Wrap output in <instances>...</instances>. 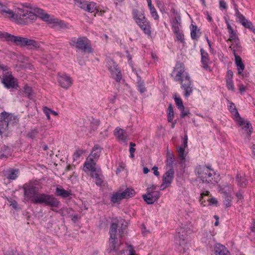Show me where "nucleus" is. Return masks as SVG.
Wrapping results in <instances>:
<instances>
[{
  "instance_id": "30",
  "label": "nucleus",
  "mask_w": 255,
  "mask_h": 255,
  "mask_svg": "<svg viewBox=\"0 0 255 255\" xmlns=\"http://www.w3.org/2000/svg\"><path fill=\"white\" fill-rule=\"evenodd\" d=\"M18 169H10L7 171L6 177L9 180H15L18 177Z\"/></svg>"
},
{
  "instance_id": "1",
  "label": "nucleus",
  "mask_w": 255,
  "mask_h": 255,
  "mask_svg": "<svg viewBox=\"0 0 255 255\" xmlns=\"http://www.w3.org/2000/svg\"><path fill=\"white\" fill-rule=\"evenodd\" d=\"M23 195L26 201H30L34 204H43L52 208H59L60 202L53 195L39 193L37 184L33 182H29L22 186Z\"/></svg>"
},
{
  "instance_id": "28",
  "label": "nucleus",
  "mask_w": 255,
  "mask_h": 255,
  "mask_svg": "<svg viewBox=\"0 0 255 255\" xmlns=\"http://www.w3.org/2000/svg\"><path fill=\"white\" fill-rule=\"evenodd\" d=\"M235 60L238 71V74L239 75H241V74H242V72H243V70L245 69V65L243 63L242 60L240 56H236V58Z\"/></svg>"
},
{
  "instance_id": "50",
  "label": "nucleus",
  "mask_w": 255,
  "mask_h": 255,
  "mask_svg": "<svg viewBox=\"0 0 255 255\" xmlns=\"http://www.w3.org/2000/svg\"><path fill=\"white\" fill-rule=\"evenodd\" d=\"M10 34L0 31V38H4L5 41H8Z\"/></svg>"
},
{
  "instance_id": "42",
  "label": "nucleus",
  "mask_w": 255,
  "mask_h": 255,
  "mask_svg": "<svg viewBox=\"0 0 255 255\" xmlns=\"http://www.w3.org/2000/svg\"><path fill=\"white\" fill-rule=\"evenodd\" d=\"M108 69H111L113 67H117V63L112 59L108 58L106 60V65ZM114 67H113L114 68Z\"/></svg>"
},
{
  "instance_id": "38",
  "label": "nucleus",
  "mask_w": 255,
  "mask_h": 255,
  "mask_svg": "<svg viewBox=\"0 0 255 255\" xmlns=\"http://www.w3.org/2000/svg\"><path fill=\"white\" fill-rule=\"evenodd\" d=\"M122 199H123L120 193L117 192L113 194L111 198V201L114 203H119Z\"/></svg>"
},
{
  "instance_id": "2",
  "label": "nucleus",
  "mask_w": 255,
  "mask_h": 255,
  "mask_svg": "<svg viewBox=\"0 0 255 255\" xmlns=\"http://www.w3.org/2000/svg\"><path fill=\"white\" fill-rule=\"evenodd\" d=\"M175 71L177 73L174 80L179 82L181 88L184 91L183 96L185 98H188L193 93V86L189 74L185 71L184 64L179 61L177 62L171 74L172 76Z\"/></svg>"
},
{
  "instance_id": "54",
  "label": "nucleus",
  "mask_w": 255,
  "mask_h": 255,
  "mask_svg": "<svg viewBox=\"0 0 255 255\" xmlns=\"http://www.w3.org/2000/svg\"><path fill=\"white\" fill-rule=\"evenodd\" d=\"M150 193L152 196L153 199L154 200V202L157 200L160 197V192L159 191H151L150 192Z\"/></svg>"
},
{
  "instance_id": "9",
  "label": "nucleus",
  "mask_w": 255,
  "mask_h": 255,
  "mask_svg": "<svg viewBox=\"0 0 255 255\" xmlns=\"http://www.w3.org/2000/svg\"><path fill=\"white\" fill-rule=\"evenodd\" d=\"M96 160L92 159L91 157H88L84 163L83 170L85 172L90 171V174L94 173L95 172H101L100 167H96Z\"/></svg>"
},
{
  "instance_id": "45",
  "label": "nucleus",
  "mask_w": 255,
  "mask_h": 255,
  "mask_svg": "<svg viewBox=\"0 0 255 255\" xmlns=\"http://www.w3.org/2000/svg\"><path fill=\"white\" fill-rule=\"evenodd\" d=\"M176 35L177 39L183 44L185 43L184 40V36L182 31L174 33Z\"/></svg>"
},
{
  "instance_id": "56",
  "label": "nucleus",
  "mask_w": 255,
  "mask_h": 255,
  "mask_svg": "<svg viewBox=\"0 0 255 255\" xmlns=\"http://www.w3.org/2000/svg\"><path fill=\"white\" fill-rule=\"evenodd\" d=\"M91 127L93 129H96L100 125V121L98 120L93 119L91 123Z\"/></svg>"
},
{
  "instance_id": "5",
  "label": "nucleus",
  "mask_w": 255,
  "mask_h": 255,
  "mask_svg": "<svg viewBox=\"0 0 255 255\" xmlns=\"http://www.w3.org/2000/svg\"><path fill=\"white\" fill-rule=\"evenodd\" d=\"M69 45L85 53L90 54L93 52L91 42L85 36L72 37L69 41Z\"/></svg>"
},
{
  "instance_id": "16",
  "label": "nucleus",
  "mask_w": 255,
  "mask_h": 255,
  "mask_svg": "<svg viewBox=\"0 0 255 255\" xmlns=\"http://www.w3.org/2000/svg\"><path fill=\"white\" fill-rule=\"evenodd\" d=\"M175 172L173 168H169L163 174L162 177V180L164 181V183L171 184L174 177Z\"/></svg>"
},
{
  "instance_id": "37",
  "label": "nucleus",
  "mask_w": 255,
  "mask_h": 255,
  "mask_svg": "<svg viewBox=\"0 0 255 255\" xmlns=\"http://www.w3.org/2000/svg\"><path fill=\"white\" fill-rule=\"evenodd\" d=\"M142 198L147 204H152L154 202L153 197L150 193V192H147L146 194L143 195Z\"/></svg>"
},
{
  "instance_id": "36",
  "label": "nucleus",
  "mask_w": 255,
  "mask_h": 255,
  "mask_svg": "<svg viewBox=\"0 0 255 255\" xmlns=\"http://www.w3.org/2000/svg\"><path fill=\"white\" fill-rule=\"evenodd\" d=\"M174 117L173 108L172 104L168 106L167 110V121L169 123H171L173 121V119Z\"/></svg>"
},
{
  "instance_id": "23",
  "label": "nucleus",
  "mask_w": 255,
  "mask_h": 255,
  "mask_svg": "<svg viewBox=\"0 0 255 255\" xmlns=\"http://www.w3.org/2000/svg\"><path fill=\"white\" fill-rule=\"evenodd\" d=\"M25 37L10 34L8 42H13L16 45L23 47Z\"/></svg>"
},
{
  "instance_id": "13",
  "label": "nucleus",
  "mask_w": 255,
  "mask_h": 255,
  "mask_svg": "<svg viewBox=\"0 0 255 255\" xmlns=\"http://www.w3.org/2000/svg\"><path fill=\"white\" fill-rule=\"evenodd\" d=\"M114 135L120 141L126 142L128 140V134L126 131L119 127L116 128L114 131Z\"/></svg>"
},
{
  "instance_id": "58",
  "label": "nucleus",
  "mask_w": 255,
  "mask_h": 255,
  "mask_svg": "<svg viewBox=\"0 0 255 255\" xmlns=\"http://www.w3.org/2000/svg\"><path fill=\"white\" fill-rule=\"evenodd\" d=\"M172 24H181V19L179 15H177L173 20Z\"/></svg>"
},
{
  "instance_id": "15",
  "label": "nucleus",
  "mask_w": 255,
  "mask_h": 255,
  "mask_svg": "<svg viewBox=\"0 0 255 255\" xmlns=\"http://www.w3.org/2000/svg\"><path fill=\"white\" fill-rule=\"evenodd\" d=\"M40 46L39 42L25 37L23 47H26L30 50H34L39 48Z\"/></svg>"
},
{
  "instance_id": "53",
  "label": "nucleus",
  "mask_w": 255,
  "mask_h": 255,
  "mask_svg": "<svg viewBox=\"0 0 255 255\" xmlns=\"http://www.w3.org/2000/svg\"><path fill=\"white\" fill-rule=\"evenodd\" d=\"M235 118H236V121L238 122L239 125L240 126H244L246 123H245V121L244 120V119L241 117L240 114H239L238 116H236V117H235Z\"/></svg>"
},
{
  "instance_id": "64",
  "label": "nucleus",
  "mask_w": 255,
  "mask_h": 255,
  "mask_svg": "<svg viewBox=\"0 0 255 255\" xmlns=\"http://www.w3.org/2000/svg\"><path fill=\"white\" fill-rule=\"evenodd\" d=\"M170 184H170V183H164V181H162V183L161 184L160 187V190H163L165 189V188L169 187Z\"/></svg>"
},
{
  "instance_id": "41",
  "label": "nucleus",
  "mask_w": 255,
  "mask_h": 255,
  "mask_svg": "<svg viewBox=\"0 0 255 255\" xmlns=\"http://www.w3.org/2000/svg\"><path fill=\"white\" fill-rule=\"evenodd\" d=\"M174 101L175 104L179 110H183L184 109L182 100L180 97L175 96L174 98Z\"/></svg>"
},
{
  "instance_id": "29",
  "label": "nucleus",
  "mask_w": 255,
  "mask_h": 255,
  "mask_svg": "<svg viewBox=\"0 0 255 255\" xmlns=\"http://www.w3.org/2000/svg\"><path fill=\"white\" fill-rule=\"evenodd\" d=\"M236 182L237 184L241 187L244 188L248 183V180L244 175L238 174L236 177Z\"/></svg>"
},
{
  "instance_id": "52",
  "label": "nucleus",
  "mask_w": 255,
  "mask_h": 255,
  "mask_svg": "<svg viewBox=\"0 0 255 255\" xmlns=\"http://www.w3.org/2000/svg\"><path fill=\"white\" fill-rule=\"evenodd\" d=\"M150 14L155 20H158L159 16L157 14V11L155 8H151L150 10Z\"/></svg>"
},
{
  "instance_id": "26",
  "label": "nucleus",
  "mask_w": 255,
  "mask_h": 255,
  "mask_svg": "<svg viewBox=\"0 0 255 255\" xmlns=\"http://www.w3.org/2000/svg\"><path fill=\"white\" fill-rule=\"evenodd\" d=\"M191 37L193 40L198 41L201 32L196 25L191 24L190 26Z\"/></svg>"
},
{
  "instance_id": "4",
  "label": "nucleus",
  "mask_w": 255,
  "mask_h": 255,
  "mask_svg": "<svg viewBox=\"0 0 255 255\" xmlns=\"http://www.w3.org/2000/svg\"><path fill=\"white\" fill-rule=\"evenodd\" d=\"M132 16L143 32L148 36H150L151 26L149 22L145 16L144 11L133 8L132 10Z\"/></svg>"
},
{
  "instance_id": "39",
  "label": "nucleus",
  "mask_w": 255,
  "mask_h": 255,
  "mask_svg": "<svg viewBox=\"0 0 255 255\" xmlns=\"http://www.w3.org/2000/svg\"><path fill=\"white\" fill-rule=\"evenodd\" d=\"M97 10L96 3L94 2H90L87 3L86 6L85 10L89 12H93L95 10Z\"/></svg>"
},
{
  "instance_id": "57",
  "label": "nucleus",
  "mask_w": 255,
  "mask_h": 255,
  "mask_svg": "<svg viewBox=\"0 0 255 255\" xmlns=\"http://www.w3.org/2000/svg\"><path fill=\"white\" fill-rule=\"evenodd\" d=\"M180 26H181V24H172V29L174 33L180 31Z\"/></svg>"
},
{
  "instance_id": "3",
  "label": "nucleus",
  "mask_w": 255,
  "mask_h": 255,
  "mask_svg": "<svg viewBox=\"0 0 255 255\" xmlns=\"http://www.w3.org/2000/svg\"><path fill=\"white\" fill-rule=\"evenodd\" d=\"M194 172L196 175H199V178L203 183H217L220 180V175L215 173L209 165H197L195 168Z\"/></svg>"
},
{
  "instance_id": "18",
  "label": "nucleus",
  "mask_w": 255,
  "mask_h": 255,
  "mask_svg": "<svg viewBox=\"0 0 255 255\" xmlns=\"http://www.w3.org/2000/svg\"><path fill=\"white\" fill-rule=\"evenodd\" d=\"M35 11L39 15L44 21L49 23H52L54 22V18L53 16L51 17L49 14L45 13L43 9L37 8L35 9Z\"/></svg>"
},
{
  "instance_id": "7",
  "label": "nucleus",
  "mask_w": 255,
  "mask_h": 255,
  "mask_svg": "<svg viewBox=\"0 0 255 255\" xmlns=\"http://www.w3.org/2000/svg\"><path fill=\"white\" fill-rule=\"evenodd\" d=\"M0 119L4 122L3 128H7L8 130L9 126H13L18 123L17 117L12 114L3 111L0 113Z\"/></svg>"
},
{
  "instance_id": "51",
  "label": "nucleus",
  "mask_w": 255,
  "mask_h": 255,
  "mask_svg": "<svg viewBox=\"0 0 255 255\" xmlns=\"http://www.w3.org/2000/svg\"><path fill=\"white\" fill-rule=\"evenodd\" d=\"M209 191H206L205 192H203L200 195V198L199 199V201L201 202V204L203 206H205L204 204V203L205 202V200H203V197L204 196H209Z\"/></svg>"
},
{
  "instance_id": "12",
  "label": "nucleus",
  "mask_w": 255,
  "mask_h": 255,
  "mask_svg": "<svg viewBox=\"0 0 255 255\" xmlns=\"http://www.w3.org/2000/svg\"><path fill=\"white\" fill-rule=\"evenodd\" d=\"M58 82L59 85L65 89H68L72 84V78L65 73L58 75Z\"/></svg>"
},
{
  "instance_id": "46",
  "label": "nucleus",
  "mask_w": 255,
  "mask_h": 255,
  "mask_svg": "<svg viewBox=\"0 0 255 255\" xmlns=\"http://www.w3.org/2000/svg\"><path fill=\"white\" fill-rule=\"evenodd\" d=\"M226 86L228 90L232 91H235L234 83L232 79H226Z\"/></svg>"
},
{
  "instance_id": "63",
  "label": "nucleus",
  "mask_w": 255,
  "mask_h": 255,
  "mask_svg": "<svg viewBox=\"0 0 255 255\" xmlns=\"http://www.w3.org/2000/svg\"><path fill=\"white\" fill-rule=\"evenodd\" d=\"M233 72L231 70H228L226 74V79H232Z\"/></svg>"
},
{
  "instance_id": "34",
  "label": "nucleus",
  "mask_w": 255,
  "mask_h": 255,
  "mask_svg": "<svg viewBox=\"0 0 255 255\" xmlns=\"http://www.w3.org/2000/svg\"><path fill=\"white\" fill-rule=\"evenodd\" d=\"M233 197L231 195L225 193L223 196V203L226 207L228 208L231 206Z\"/></svg>"
},
{
  "instance_id": "32",
  "label": "nucleus",
  "mask_w": 255,
  "mask_h": 255,
  "mask_svg": "<svg viewBox=\"0 0 255 255\" xmlns=\"http://www.w3.org/2000/svg\"><path fill=\"white\" fill-rule=\"evenodd\" d=\"M228 103L229 104V105H228V109L232 114V115H233L234 117H236V116H238L239 113L235 106V104L229 100H228Z\"/></svg>"
},
{
  "instance_id": "22",
  "label": "nucleus",
  "mask_w": 255,
  "mask_h": 255,
  "mask_svg": "<svg viewBox=\"0 0 255 255\" xmlns=\"http://www.w3.org/2000/svg\"><path fill=\"white\" fill-rule=\"evenodd\" d=\"M214 250L215 255H230V253L227 248L220 244H217Z\"/></svg>"
},
{
  "instance_id": "33",
  "label": "nucleus",
  "mask_w": 255,
  "mask_h": 255,
  "mask_svg": "<svg viewBox=\"0 0 255 255\" xmlns=\"http://www.w3.org/2000/svg\"><path fill=\"white\" fill-rule=\"evenodd\" d=\"M101 172H95L94 173L90 174L91 177L95 179V183L97 186H101L103 183V179L101 177Z\"/></svg>"
},
{
  "instance_id": "14",
  "label": "nucleus",
  "mask_w": 255,
  "mask_h": 255,
  "mask_svg": "<svg viewBox=\"0 0 255 255\" xmlns=\"http://www.w3.org/2000/svg\"><path fill=\"white\" fill-rule=\"evenodd\" d=\"M178 153V163L182 167H185L186 166L185 162H186V153H185V149L183 147H179L177 150Z\"/></svg>"
},
{
  "instance_id": "48",
  "label": "nucleus",
  "mask_w": 255,
  "mask_h": 255,
  "mask_svg": "<svg viewBox=\"0 0 255 255\" xmlns=\"http://www.w3.org/2000/svg\"><path fill=\"white\" fill-rule=\"evenodd\" d=\"M238 38H239V37L237 35V30H235L230 33L229 38L228 40L230 41H234L236 39L238 40Z\"/></svg>"
},
{
  "instance_id": "27",
  "label": "nucleus",
  "mask_w": 255,
  "mask_h": 255,
  "mask_svg": "<svg viewBox=\"0 0 255 255\" xmlns=\"http://www.w3.org/2000/svg\"><path fill=\"white\" fill-rule=\"evenodd\" d=\"M120 193L122 198L124 199L133 197L135 194V192L133 189L127 188L125 191Z\"/></svg>"
},
{
  "instance_id": "17",
  "label": "nucleus",
  "mask_w": 255,
  "mask_h": 255,
  "mask_svg": "<svg viewBox=\"0 0 255 255\" xmlns=\"http://www.w3.org/2000/svg\"><path fill=\"white\" fill-rule=\"evenodd\" d=\"M111 68V69H108L110 71L111 77L114 79L117 82H120L122 78V75L121 71L117 65V67L114 66Z\"/></svg>"
},
{
  "instance_id": "61",
  "label": "nucleus",
  "mask_w": 255,
  "mask_h": 255,
  "mask_svg": "<svg viewBox=\"0 0 255 255\" xmlns=\"http://www.w3.org/2000/svg\"><path fill=\"white\" fill-rule=\"evenodd\" d=\"M4 122L2 121V119H0V135H1L2 133L4 132L7 131V128H3V125H4Z\"/></svg>"
},
{
  "instance_id": "31",
  "label": "nucleus",
  "mask_w": 255,
  "mask_h": 255,
  "mask_svg": "<svg viewBox=\"0 0 255 255\" xmlns=\"http://www.w3.org/2000/svg\"><path fill=\"white\" fill-rule=\"evenodd\" d=\"M137 77L138 79L137 82V89L140 93L142 94L146 91V89L145 87L144 81L141 80V77L138 75Z\"/></svg>"
},
{
  "instance_id": "11",
  "label": "nucleus",
  "mask_w": 255,
  "mask_h": 255,
  "mask_svg": "<svg viewBox=\"0 0 255 255\" xmlns=\"http://www.w3.org/2000/svg\"><path fill=\"white\" fill-rule=\"evenodd\" d=\"M118 227V225L117 223L113 222L111 224L109 234L110 235V238L109 239V242L111 245V248L113 250H115L116 249V242L117 241V229Z\"/></svg>"
},
{
  "instance_id": "40",
  "label": "nucleus",
  "mask_w": 255,
  "mask_h": 255,
  "mask_svg": "<svg viewBox=\"0 0 255 255\" xmlns=\"http://www.w3.org/2000/svg\"><path fill=\"white\" fill-rule=\"evenodd\" d=\"M243 129H244L246 131H247V134L251 136V133H252V124L249 121H247L245 125L243 127Z\"/></svg>"
},
{
  "instance_id": "20",
  "label": "nucleus",
  "mask_w": 255,
  "mask_h": 255,
  "mask_svg": "<svg viewBox=\"0 0 255 255\" xmlns=\"http://www.w3.org/2000/svg\"><path fill=\"white\" fill-rule=\"evenodd\" d=\"M102 150V148L99 145H95L88 157H91L92 159L97 161L100 156Z\"/></svg>"
},
{
  "instance_id": "21",
  "label": "nucleus",
  "mask_w": 255,
  "mask_h": 255,
  "mask_svg": "<svg viewBox=\"0 0 255 255\" xmlns=\"http://www.w3.org/2000/svg\"><path fill=\"white\" fill-rule=\"evenodd\" d=\"M0 12L5 16L15 18L16 13L8 8L5 5H3L1 2H0Z\"/></svg>"
},
{
  "instance_id": "35",
  "label": "nucleus",
  "mask_w": 255,
  "mask_h": 255,
  "mask_svg": "<svg viewBox=\"0 0 255 255\" xmlns=\"http://www.w3.org/2000/svg\"><path fill=\"white\" fill-rule=\"evenodd\" d=\"M23 94L25 96L27 97L29 99H32L33 97V92L32 88L28 86L27 85H25L23 88Z\"/></svg>"
},
{
  "instance_id": "47",
  "label": "nucleus",
  "mask_w": 255,
  "mask_h": 255,
  "mask_svg": "<svg viewBox=\"0 0 255 255\" xmlns=\"http://www.w3.org/2000/svg\"><path fill=\"white\" fill-rule=\"evenodd\" d=\"M38 133V130L36 128H34L33 129H32L30 131H29L27 134V136L28 137V138H34L36 137V135Z\"/></svg>"
},
{
  "instance_id": "8",
  "label": "nucleus",
  "mask_w": 255,
  "mask_h": 255,
  "mask_svg": "<svg viewBox=\"0 0 255 255\" xmlns=\"http://www.w3.org/2000/svg\"><path fill=\"white\" fill-rule=\"evenodd\" d=\"M236 20L243 25L245 28L249 29L255 34V28L252 22L248 20L246 17L239 11L236 4L234 3Z\"/></svg>"
},
{
  "instance_id": "55",
  "label": "nucleus",
  "mask_w": 255,
  "mask_h": 255,
  "mask_svg": "<svg viewBox=\"0 0 255 255\" xmlns=\"http://www.w3.org/2000/svg\"><path fill=\"white\" fill-rule=\"evenodd\" d=\"M43 112L45 114V115H46L47 119L49 120L50 119V114H51V110L48 108L46 107H44L43 108Z\"/></svg>"
},
{
  "instance_id": "60",
  "label": "nucleus",
  "mask_w": 255,
  "mask_h": 255,
  "mask_svg": "<svg viewBox=\"0 0 255 255\" xmlns=\"http://www.w3.org/2000/svg\"><path fill=\"white\" fill-rule=\"evenodd\" d=\"M234 41L235 43V45L234 47H235V48H236V49L237 50H238V51L241 50L242 49V46L240 44L239 38H238V41H237V40L236 39V40H234Z\"/></svg>"
},
{
  "instance_id": "59",
  "label": "nucleus",
  "mask_w": 255,
  "mask_h": 255,
  "mask_svg": "<svg viewBox=\"0 0 255 255\" xmlns=\"http://www.w3.org/2000/svg\"><path fill=\"white\" fill-rule=\"evenodd\" d=\"M181 111L180 117L181 118H184L185 116H188L190 114L188 110H185V108L183 110H179Z\"/></svg>"
},
{
  "instance_id": "43",
  "label": "nucleus",
  "mask_w": 255,
  "mask_h": 255,
  "mask_svg": "<svg viewBox=\"0 0 255 255\" xmlns=\"http://www.w3.org/2000/svg\"><path fill=\"white\" fill-rule=\"evenodd\" d=\"M74 3L78 7L85 10L86 5L87 3L85 1H82L81 0H74Z\"/></svg>"
},
{
  "instance_id": "44",
  "label": "nucleus",
  "mask_w": 255,
  "mask_h": 255,
  "mask_svg": "<svg viewBox=\"0 0 255 255\" xmlns=\"http://www.w3.org/2000/svg\"><path fill=\"white\" fill-rule=\"evenodd\" d=\"M54 22L52 23L54 24L55 25L59 26L60 27L62 28H64L66 27V25L65 24L64 21L61 20H58L57 19L54 18L53 20Z\"/></svg>"
},
{
  "instance_id": "24",
  "label": "nucleus",
  "mask_w": 255,
  "mask_h": 255,
  "mask_svg": "<svg viewBox=\"0 0 255 255\" xmlns=\"http://www.w3.org/2000/svg\"><path fill=\"white\" fill-rule=\"evenodd\" d=\"M166 157V166L169 168H173V164L175 162V157L173 153L167 150Z\"/></svg>"
},
{
  "instance_id": "6",
  "label": "nucleus",
  "mask_w": 255,
  "mask_h": 255,
  "mask_svg": "<svg viewBox=\"0 0 255 255\" xmlns=\"http://www.w3.org/2000/svg\"><path fill=\"white\" fill-rule=\"evenodd\" d=\"M1 82L7 89L17 90L19 88L17 79L12 75L11 72H5L2 76Z\"/></svg>"
},
{
  "instance_id": "19",
  "label": "nucleus",
  "mask_w": 255,
  "mask_h": 255,
  "mask_svg": "<svg viewBox=\"0 0 255 255\" xmlns=\"http://www.w3.org/2000/svg\"><path fill=\"white\" fill-rule=\"evenodd\" d=\"M200 53L201 55V62L202 64V67L204 69H207L208 64L210 61L208 53L202 48L200 49Z\"/></svg>"
},
{
  "instance_id": "25",
  "label": "nucleus",
  "mask_w": 255,
  "mask_h": 255,
  "mask_svg": "<svg viewBox=\"0 0 255 255\" xmlns=\"http://www.w3.org/2000/svg\"><path fill=\"white\" fill-rule=\"evenodd\" d=\"M55 194L57 196L66 198L71 196L72 193L70 191L66 190L62 187L57 186L55 189Z\"/></svg>"
},
{
  "instance_id": "62",
  "label": "nucleus",
  "mask_w": 255,
  "mask_h": 255,
  "mask_svg": "<svg viewBox=\"0 0 255 255\" xmlns=\"http://www.w3.org/2000/svg\"><path fill=\"white\" fill-rule=\"evenodd\" d=\"M188 143V136L187 134H185L184 136L183 141V145L180 147H183V148L185 149V148L187 146Z\"/></svg>"
},
{
  "instance_id": "49",
  "label": "nucleus",
  "mask_w": 255,
  "mask_h": 255,
  "mask_svg": "<svg viewBox=\"0 0 255 255\" xmlns=\"http://www.w3.org/2000/svg\"><path fill=\"white\" fill-rule=\"evenodd\" d=\"M85 153V151L83 150H77L73 154L74 160L78 159L80 156Z\"/></svg>"
},
{
  "instance_id": "10",
  "label": "nucleus",
  "mask_w": 255,
  "mask_h": 255,
  "mask_svg": "<svg viewBox=\"0 0 255 255\" xmlns=\"http://www.w3.org/2000/svg\"><path fill=\"white\" fill-rule=\"evenodd\" d=\"M22 17L25 18V19L31 20H36L37 18V15L34 13L23 8H18L16 13L15 19H21Z\"/></svg>"
}]
</instances>
